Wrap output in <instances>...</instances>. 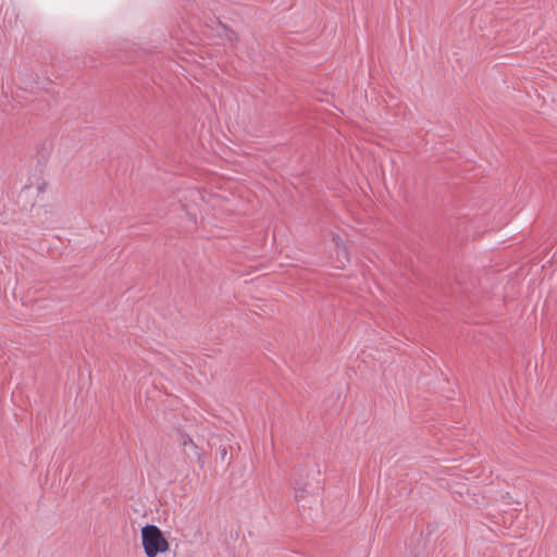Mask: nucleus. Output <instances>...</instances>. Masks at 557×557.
Listing matches in <instances>:
<instances>
[{
    "label": "nucleus",
    "mask_w": 557,
    "mask_h": 557,
    "mask_svg": "<svg viewBox=\"0 0 557 557\" xmlns=\"http://www.w3.org/2000/svg\"><path fill=\"white\" fill-rule=\"evenodd\" d=\"M141 545L147 557H157L169 549V542L154 524H146L141 528Z\"/></svg>",
    "instance_id": "1"
},
{
    "label": "nucleus",
    "mask_w": 557,
    "mask_h": 557,
    "mask_svg": "<svg viewBox=\"0 0 557 557\" xmlns=\"http://www.w3.org/2000/svg\"><path fill=\"white\" fill-rule=\"evenodd\" d=\"M181 445L183 448V453L186 458L193 460L200 459V448L194 443L191 437L187 434H181Z\"/></svg>",
    "instance_id": "2"
},
{
    "label": "nucleus",
    "mask_w": 557,
    "mask_h": 557,
    "mask_svg": "<svg viewBox=\"0 0 557 557\" xmlns=\"http://www.w3.org/2000/svg\"><path fill=\"white\" fill-rule=\"evenodd\" d=\"M333 242L335 245V250H336L337 257L343 258L345 261H349L347 247L345 246L342 238L338 235L333 236Z\"/></svg>",
    "instance_id": "3"
},
{
    "label": "nucleus",
    "mask_w": 557,
    "mask_h": 557,
    "mask_svg": "<svg viewBox=\"0 0 557 557\" xmlns=\"http://www.w3.org/2000/svg\"><path fill=\"white\" fill-rule=\"evenodd\" d=\"M295 498L297 502L304 500L306 498L307 490L306 486L296 485L294 487Z\"/></svg>",
    "instance_id": "4"
},
{
    "label": "nucleus",
    "mask_w": 557,
    "mask_h": 557,
    "mask_svg": "<svg viewBox=\"0 0 557 557\" xmlns=\"http://www.w3.org/2000/svg\"><path fill=\"white\" fill-rule=\"evenodd\" d=\"M226 37L230 41H236L238 39L237 34L231 29H226Z\"/></svg>",
    "instance_id": "5"
},
{
    "label": "nucleus",
    "mask_w": 557,
    "mask_h": 557,
    "mask_svg": "<svg viewBox=\"0 0 557 557\" xmlns=\"http://www.w3.org/2000/svg\"><path fill=\"white\" fill-rule=\"evenodd\" d=\"M226 454V449H223V451H221V455H225Z\"/></svg>",
    "instance_id": "6"
},
{
    "label": "nucleus",
    "mask_w": 557,
    "mask_h": 557,
    "mask_svg": "<svg viewBox=\"0 0 557 557\" xmlns=\"http://www.w3.org/2000/svg\"><path fill=\"white\" fill-rule=\"evenodd\" d=\"M226 454V449H223V451H221V455H225Z\"/></svg>",
    "instance_id": "7"
}]
</instances>
